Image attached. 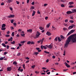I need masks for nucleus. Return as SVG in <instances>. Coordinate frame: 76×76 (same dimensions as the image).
Instances as JSON below:
<instances>
[{"label": "nucleus", "instance_id": "1", "mask_svg": "<svg viewBox=\"0 0 76 76\" xmlns=\"http://www.w3.org/2000/svg\"><path fill=\"white\" fill-rule=\"evenodd\" d=\"M71 39V36L69 37L68 38V39L66 41V43L64 44V48H67V46H68V45H69V42H70Z\"/></svg>", "mask_w": 76, "mask_h": 76}, {"label": "nucleus", "instance_id": "2", "mask_svg": "<svg viewBox=\"0 0 76 76\" xmlns=\"http://www.w3.org/2000/svg\"><path fill=\"white\" fill-rule=\"evenodd\" d=\"M75 31V30H71L69 32L68 34H67V36H69L71 34H72V33H73Z\"/></svg>", "mask_w": 76, "mask_h": 76}, {"label": "nucleus", "instance_id": "3", "mask_svg": "<svg viewBox=\"0 0 76 76\" xmlns=\"http://www.w3.org/2000/svg\"><path fill=\"white\" fill-rule=\"evenodd\" d=\"M41 35V34L39 33V31H37L36 35L35 37H36L37 38H38L39 37V35Z\"/></svg>", "mask_w": 76, "mask_h": 76}, {"label": "nucleus", "instance_id": "4", "mask_svg": "<svg viewBox=\"0 0 76 76\" xmlns=\"http://www.w3.org/2000/svg\"><path fill=\"white\" fill-rule=\"evenodd\" d=\"M72 40L73 42H76V37L72 38Z\"/></svg>", "mask_w": 76, "mask_h": 76}, {"label": "nucleus", "instance_id": "5", "mask_svg": "<svg viewBox=\"0 0 76 76\" xmlns=\"http://www.w3.org/2000/svg\"><path fill=\"white\" fill-rule=\"evenodd\" d=\"M15 17V15H12L9 16H7L8 18H14Z\"/></svg>", "mask_w": 76, "mask_h": 76}, {"label": "nucleus", "instance_id": "6", "mask_svg": "<svg viewBox=\"0 0 76 76\" xmlns=\"http://www.w3.org/2000/svg\"><path fill=\"white\" fill-rule=\"evenodd\" d=\"M7 71H9V72L11 71L12 70V67L10 66V67L7 68Z\"/></svg>", "mask_w": 76, "mask_h": 76}, {"label": "nucleus", "instance_id": "7", "mask_svg": "<svg viewBox=\"0 0 76 76\" xmlns=\"http://www.w3.org/2000/svg\"><path fill=\"white\" fill-rule=\"evenodd\" d=\"M46 34H47V35H48V36H51V33H50V32L49 31H47L46 33Z\"/></svg>", "mask_w": 76, "mask_h": 76}, {"label": "nucleus", "instance_id": "8", "mask_svg": "<svg viewBox=\"0 0 76 76\" xmlns=\"http://www.w3.org/2000/svg\"><path fill=\"white\" fill-rule=\"evenodd\" d=\"M73 12L70 11H69L66 12V13L69 15V14H71V13H72Z\"/></svg>", "mask_w": 76, "mask_h": 76}, {"label": "nucleus", "instance_id": "9", "mask_svg": "<svg viewBox=\"0 0 76 76\" xmlns=\"http://www.w3.org/2000/svg\"><path fill=\"white\" fill-rule=\"evenodd\" d=\"M53 45H49V46L48 47V48H50V49H51V48H53Z\"/></svg>", "mask_w": 76, "mask_h": 76}, {"label": "nucleus", "instance_id": "10", "mask_svg": "<svg viewBox=\"0 0 76 76\" xmlns=\"http://www.w3.org/2000/svg\"><path fill=\"white\" fill-rule=\"evenodd\" d=\"M74 27V26H69V27H68V29H72V28H73Z\"/></svg>", "mask_w": 76, "mask_h": 76}, {"label": "nucleus", "instance_id": "11", "mask_svg": "<svg viewBox=\"0 0 76 76\" xmlns=\"http://www.w3.org/2000/svg\"><path fill=\"white\" fill-rule=\"evenodd\" d=\"M65 65L67 67H70V65H69L68 64H67V63L65 62Z\"/></svg>", "mask_w": 76, "mask_h": 76}, {"label": "nucleus", "instance_id": "12", "mask_svg": "<svg viewBox=\"0 0 76 76\" xmlns=\"http://www.w3.org/2000/svg\"><path fill=\"white\" fill-rule=\"evenodd\" d=\"M69 5H72V4H74V2L73 1H71L69 2Z\"/></svg>", "mask_w": 76, "mask_h": 76}, {"label": "nucleus", "instance_id": "13", "mask_svg": "<svg viewBox=\"0 0 76 76\" xmlns=\"http://www.w3.org/2000/svg\"><path fill=\"white\" fill-rule=\"evenodd\" d=\"M35 11H33L32 13V16H34L35 15Z\"/></svg>", "mask_w": 76, "mask_h": 76}, {"label": "nucleus", "instance_id": "14", "mask_svg": "<svg viewBox=\"0 0 76 76\" xmlns=\"http://www.w3.org/2000/svg\"><path fill=\"white\" fill-rule=\"evenodd\" d=\"M27 32H32V29H28L27 30Z\"/></svg>", "mask_w": 76, "mask_h": 76}, {"label": "nucleus", "instance_id": "15", "mask_svg": "<svg viewBox=\"0 0 76 76\" xmlns=\"http://www.w3.org/2000/svg\"><path fill=\"white\" fill-rule=\"evenodd\" d=\"M58 41L59 42H61V39L60 38V37H58Z\"/></svg>", "mask_w": 76, "mask_h": 76}, {"label": "nucleus", "instance_id": "16", "mask_svg": "<svg viewBox=\"0 0 76 76\" xmlns=\"http://www.w3.org/2000/svg\"><path fill=\"white\" fill-rule=\"evenodd\" d=\"M25 34H24V33H21V35L23 37H25Z\"/></svg>", "mask_w": 76, "mask_h": 76}, {"label": "nucleus", "instance_id": "17", "mask_svg": "<svg viewBox=\"0 0 76 76\" xmlns=\"http://www.w3.org/2000/svg\"><path fill=\"white\" fill-rule=\"evenodd\" d=\"M6 27V25L5 24H3L1 26V28H4Z\"/></svg>", "mask_w": 76, "mask_h": 76}, {"label": "nucleus", "instance_id": "18", "mask_svg": "<svg viewBox=\"0 0 76 76\" xmlns=\"http://www.w3.org/2000/svg\"><path fill=\"white\" fill-rule=\"evenodd\" d=\"M50 24H51V23H50L47 25V28H49L50 27Z\"/></svg>", "mask_w": 76, "mask_h": 76}, {"label": "nucleus", "instance_id": "19", "mask_svg": "<svg viewBox=\"0 0 76 76\" xmlns=\"http://www.w3.org/2000/svg\"><path fill=\"white\" fill-rule=\"evenodd\" d=\"M39 54V52H35L34 53V54L35 55H37V54Z\"/></svg>", "mask_w": 76, "mask_h": 76}, {"label": "nucleus", "instance_id": "20", "mask_svg": "<svg viewBox=\"0 0 76 76\" xmlns=\"http://www.w3.org/2000/svg\"><path fill=\"white\" fill-rule=\"evenodd\" d=\"M17 62L16 61H14L13 63V64H15V65H16V64H17Z\"/></svg>", "mask_w": 76, "mask_h": 76}, {"label": "nucleus", "instance_id": "21", "mask_svg": "<svg viewBox=\"0 0 76 76\" xmlns=\"http://www.w3.org/2000/svg\"><path fill=\"white\" fill-rule=\"evenodd\" d=\"M6 27H3L1 28V30H2V31H4V30H6Z\"/></svg>", "mask_w": 76, "mask_h": 76}, {"label": "nucleus", "instance_id": "22", "mask_svg": "<svg viewBox=\"0 0 76 76\" xmlns=\"http://www.w3.org/2000/svg\"><path fill=\"white\" fill-rule=\"evenodd\" d=\"M60 37L61 38H62V39H64V37L62 35H61Z\"/></svg>", "mask_w": 76, "mask_h": 76}, {"label": "nucleus", "instance_id": "23", "mask_svg": "<svg viewBox=\"0 0 76 76\" xmlns=\"http://www.w3.org/2000/svg\"><path fill=\"white\" fill-rule=\"evenodd\" d=\"M2 45L4 47H6V45H5L4 43H2Z\"/></svg>", "mask_w": 76, "mask_h": 76}, {"label": "nucleus", "instance_id": "24", "mask_svg": "<svg viewBox=\"0 0 76 76\" xmlns=\"http://www.w3.org/2000/svg\"><path fill=\"white\" fill-rule=\"evenodd\" d=\"M69 22H70L71 23H74V21L72 20H69Z\"/></svg>", "mask_w": 76, "mask_h": 76}, {"label": "nucleus", "instance_id": "25", "mask_svg": "<svg viewBox=\"0 0 76 76\" xmlns=\"http://www.w3.org/2000/svg\"><path fill=\"white\" fill-rule=\"evenodd\" d=\"M39 29H40V30H43V29H44V28H43L42 27L40 26L39 27Z\"/></svg>", "mask_w": 76, "mask_h": 76}, {"label": "nucleus", "instance_id": "26", "mask_svg": "<svg viewBox=\"0 0 76 76\" xmlns=\"http://www.w3.org/2000/svg\"><path fill=\"white\" fill-rule=\"evenodd\" d=\"M35 65H34L33 66H31V67L32 69H34L35 67Z\"/></svg>", "mask_w": 76, "mask_h": 76}, {"label": "nucleus", "instance_id": "27", "mask_svg": "<svg viewBox=\"0 0 76 76\" xmlns=\"http://www.w3.org/2000/svg\"><path fill=\"white\" fill-rule=\"evenodd\" d=\"M13 1V0H8V3H11V2H12V1Z\"/></svg>", "mask_w": 76, "mask_h": 76}, {"label": "nucleus", "instance_id": "28", "mask_svg": "<svg viewBox=\"0 0 76 76\" xmlns=\"http://www.w3.org/2000/svg\"><path fill=\"white\" fill-rule=\"evenodd\" d=\"M74 12H76V9H75L72 10V13H74Z\"/></svg>", "mask_w": 76, "mask_h": 76}, {"label": "nucleus", "instance_id": "29", "mask_svg": "<svg viewBox=\"0 0 76 76\" xmlns=\"http://www.w3.org/2000/svg\"><path fill=\"white\" fill-rule=\"evenodd\" d=\"M12 37H14L15 35V33L14 32H12Z\"/></svg>", "mask_w": 76, "mask_h": 76}, {"label": "nucleus", "instance_id": "30", "mask_svg": "<svg viewBox=\"0 0 76 76\" xmlns=\"http://www.w3.org/2000/svg\"><path fill=\"white\" fill-rule=\"evenodd\" d=\"M11 23H13L14 22V20H11L10 21Z\"/></svg>", "mask_w": 76, "mask_h": 76}, {"label": "nucleus", "instance_id": "31", "mask_svg": "<svg viewBox=\"0 0 76 76\" xmlns=\"http://www.w3.org/2000/svg\"><path fill=\"white\" fill-rule=\"evenodd\" d=\"M11 43L12 44H15V41H13L12 42H11Z\"/></svg>", "mask_w": 76, "mask_h": 76}, {"label": "nucleus", "instance_id": "32", "mask_svg": "<svg viewBox=\"0 0 76 76\" xmlns=\"http://www.w3.org/2000/svg\"><path fill=\"white\" fill-rule=\"evenodd\" d=\"M43 48H44V49H45V50H46L47 49V48L45 46H43Z\"/></svg>", "mask_w": 76, "mask_h": 76}, {"label": "nucleus", "instance_id": "33", "mask_svg": "<svg viewBox=\"0 0 76 76\" xmlns=\"http://www.w3.org/2000/svg\"><path fill=\"white\" fill-rule=\"evenodd\" d=\"M74 7V6H73V5H70V6H69V8H71L72 7Z\"/></svg>", "mask_w": 76, "mask_h": 76}, {"label": "nucleus", "instance_id": "34", "mask_svg": "<svg viewBox=\"0 0 76 76\" xmlns=\"http://www.w3.org/2000/svg\"><path fill=\"white\" fill-rule=\"evenodd\" d=\"M55 41H57V40H58L57 37H56L55 38Z\"/></svg>", "mask_w": 76, "mask_h": 76}, {"label": "nucleus", "instance_id": "35", "mask_svg": "<svg viewBox=\"0 0 76 76\" xmlns=\"http://www.w3.org/2000/svg\"><path fill=\"white\" fill-rule=\"evenodd\" d=\"M35 9V7L34 6L31 7V9Z\"/></svg>", "mask_w": 76, "mask_h": 76}, {"label": "nucleus", "instance_id": "36", "mask_svg": "<svg viewBox=\"0 0 76 76\" xmlns=\"http://www.w3.org/2000/svg\"><path fill=\"white\" fill-rule=\"evenodd\" d=\"M13 25H14V26L15 27L16 26V25H17V24H16V23H13Z\"/></svg>", "mask_w": 76, "mask_h": 76}, {"label": "nucleus", "instance_id": "37", "mask_svg": "<svg viewBox=\"0 0 76 76\" xmlns=\"http://www.w3.org/2000/svg\"><path fill=\"white\" fill-rule=\"evenodd\" d=\"M5 37H10V35L9 34H6L5 35Z\"/></svg>", "mask_w": 76, "mask_h": 76}, {"label": "nucleus", "instance_id": "38", "mask_svg": "<svg viewBox=\"0 0 76 76\" xmlns=\"http://www.w3.org/2000/svg\"><path fill=\"white\" fill-rule=\"evenodd\" d=\"M31 43V41H28L27 42V44H30Z\"/></svg>", "mask_w": 76, "mask_h": 76}, {"label": "nucleus", "instance_id": "39", "mask_svg": "<svg viewBox=\"0 0 76 76\" xmlns=\"http://www.w3.org/2000/svg\"><path fill=\"white\" fill-rule=\"evenodd\" d=\"M63 55L64 56H65L66 55V51L65 50H64V54Z\"/></svg>", "mask_w": 76, "mask_h": 76}, {"label": "nucleus", "instance_id": "40", "mask_svg": "<svg viewBox=\"0 0 76 76\" xmlns=\"http://www.w3.org/2000/svg\"><path fill=\"white\" fill-rule=\"evenodd\" d=\"M23 66V68L24 69H25V64H23L22 65Z\"/></svg>", "mask_w": 76, "mask_h": 76}, {"label": "nucleus", "instance_id": "41", "mask_svg": "<svg viewBox=\"0 0 76 76\" xmlns=\"http://www.w3.org/2000/svg\"><path fill=\"white\" fill-rule=\"evenodd\" d=\"M7 53H8V52H4V55H6V54H7Z\"/></svg>", "mask_w": 76, "mask_h": 76}, {"label": "nucleus", "instance_id": "42", "mask_svg": "<svg viewBox=\"0 0 76 76\" xmlns=\"http://www.w3.org/2000/svg\"><path fill=\"white\" fill-rule=\"evenodd\" d=\"M65 1L66 0H61V2H62V3H64Z\"/></svg>", "mask_w": 76, "mask_h": 76}, {"label": "nucleus", "instance_id": "43", "mask_svg": "<svg viewBox=\"0 0 76 76\" xmlns=\"http://www.w3.org/2000/svg\"><path fill=\"white\" fill-rule=\"evenodd\" d=\"M20 53H19L17 54V56H20Z\"/></svg>", "mask_w": 76, "mask_h": 76}, {"label": "nucleus", "instance_id": "44", "mask_svg": "<svg viewBox=\"0 0 76 76\" xmlns=\"http://www.w3.org/2000/svg\"><path fill=\"white\" fill-rule=\"evenodd\" d=\"M42 69H43V70H47V68H46L45 67H43Z\"/></svg>", "mask_w": 76, "mask_h": 76}, {"label": "nucleus", "instance_id": "45", "mask_svg": "<svg viewBox=\"0 0 76 76\" xmlns=\"http://www.w3.org/2000/svg\"><path fill=\"white\" fill-rule=\"evenodd\" d=\"M35 44V43L34 42H31V44Z\"/></svg>", "mask_w": 76, "mask_h": 76}, {"label": "nucleus", "instance_id": "46", "mask_svg": "<svg viewBox=\"0 0 76 76\" xmlns=\"http://www.w3.org/2000/svg\"><path fill=\"white\" fill-rule=\"evenodd\" d=\"M4 3L3 2H2L1 4V6H3V5H4Z\"/></svg>", "mask_w": 76, "mask_h": 76}, {"label": "nucleus", "instance_id": "47", "mask_svg": "<svg viewBox=\"0 0 76 76\" xmlns=\"http://www.w3.org/2000/svg\"><path fill=\"white\" fill-rule=\"evenodd\" d=\"M61 7H64V5L63 4H62L61 5Z\"/></svg>", "mask_w": 76, "mask_h": 76}, {"label": "nucleus", "instance_id": "48", "mask_svg": "<svg viewBox=\"0 0 76 76\" xmlns=\"http://www.w3.org/2000/svg\"><path fill=\"white\" fill-rule=\"evenodd\" d=\"M37 13L38 14H40V12H39V10L37 11Z\"/></svg>", "mask_w": 76, "mask_h": 76}, {"label": "nucleus", "instance_id": "49", "mask_svg": "<svg viewBox=\"0 0 76 76\" xmlns=\"http://www.w3.org/2000/svg\"><path fill=\"white\" fill-rule=\"evenodd\" d=\"M41 50H43V46L42 45L41 46Z\"/></svg>", "mask_w": 76, "mask_h": 76}, {"label": "nucleus", "instance_id": "50", "mask_svg": "<svg viewBox=\"0 0 76 76\" xmlns=\"http://www.w3.org/2000/svg\"><path fill=\"white\" fill-rule=\"evenodd\" d=\"M20 68H21V67H19L18 69V70H19V71L20 70Z\"/></svg>", "mask_w": 76, "mask_h": 76}, {"label": "nucleus", "instance_id": "51", "mask_svg": "<svg viewBox=\"0 0 76 76\" xmlns=\"http://www.w3.org/2000/svg\"><path fill=\"white\" fill-rule=\"evenodd\" d=\"M68 22V20L66 19L65 20V22L67 23Z\"/></svg>", "mask_w": 76, "mask_h": 76}, {"label": "nucleus", "instance_id": "52", "mask_svg": "<svg viewBox=\"0 0 76 76\" xmlns=\"http://www.w3.org/2000/svg\"><path fill=\"white\" fill-rule=\"evenodd\" d=\"M34 4H35V2H33L31 3V4H32V5H34Z\"/></svg>", "mask_w": 76, "mask_h": 76}, {"label": "nucleus", "instance_id": "53", "mask_svg": "<svg viewBox=\"0 0 76 76\" xmlns=\"http://www.w3.org/2000/svg\"><path fill=\"white\" fill-rule=\"evenodd\" d=\"M26 59H27V60H29V58L28 57H26Z\"/></svg>", "mask_w": 76, "mask_h": 76}, {"label": "nucleus", "instance_id": "54", "mask_svg": "<svg viewBox=\"0 0 76 76\" xmlns=\"http://www.w3.org/2000/svg\"><path fill=\"white\" fill-rule=\"evenodd\" d=\"M68 70V69H64V70H63V71H64V72H66V71H67V70Z\"/></svg>", "mask_w": 76, "mask_h": 76}, {"label": "nucleus", "instance_id": "55", "mask_svg": "<svg viewBox=\"0 0 76 76\" xmlns=\"http://www.w3.org/2000/svg\"><path fill=\"white\" fill-rule=\"evenodd\" d=\"M29 62V60H27L26 61V63H28Z\"/></svg>", "mask_w": 76, "mask_h": 76}, {"label": "nucleus", "instance_id": "56", "mask_svg": "<svg viewBox=\"0 0 76 76\" xmlns=\"http://www.w3.org/2000/svg\"><path fill=\"white\" fill-rule=\"evenodd\" d=\"M46 63L48 62V61H49V60L48 59H47L46 61Z\"/></svg>", "mask_w": 76, "mask_h": 76}, {"label": "nucleus", "instance_id": "57", "mask_svg": "<svg viewBox=\"0 0 76 76\" xmlns=\"http://www.w3.org/2000/svg\"><path fill=\"white\" fill-rule=\"evenodd\" d=\"M10 34V31H8L7 32V34Z\"/></svg>", "mask_w": 76, "mask_h": 76}, {"label": "nucleus", "instance_id": "58", "mask_svg": "<svg viewBox=\"0 0 76 76\" xmlns=\"http://www.w3.org/2000/svg\"><path fill=\"white\" fill-rule=\"evenodd\" d=\"M3 60V58H0V60Z\"/></svg>", "mask_w": 76, "mask_h": 76}, {"label": "nucleus", "instance_id": "59", "mask_svg": "<svg viewBox=\"0 0 76 76\" xmlns=\"http://www.w3.org/2000/svg\"><path fill=\"white\" fill-rule=\"evenodd\" d=\"M52 58H56V56H53Z\"/></svg>", "mask_w": 76, "mask_h": 76}, {"label": "nucleus", "instance_id": "60", "mask_svg": "<svg viewBox=\"0 0 76 76\" xmlns=\"http://www.w3.org/2000/svg\"><path fill=\"white\" fill-rule=\"evenodd\" d=\"M7 49H8V48H9V46L7 45Z\"/></svg>", "mask_w": 76, "mask_h": 76}, {"label": "nucleus", "instance_id": "61", "mask_svg": "<svg viewBox=\"0 0 76 76\" xmlns=\"http://www.w3.org/2000/svg\"><path fill=\"white\" fill-rule=\"evenodd\" d=\"M47 5H48V4H44V6H47Z\"/></svg>", "mask_w": 76, "mask_h": 76}, {"label": "nucleus", "instance_id": "62", "mask_svg": "<svg viewBox=\"0 0 76 76\" xmlns=\"http://www.w3.org/2000/svg\"><path fill=\"white\" fill-rule=\"evenodd\" d=\"M18 31H19V32H20V31H22V30L21 29H19L18 30Z\"/></svg>", "mask_w": 76, "mask_h": 76}, {"label": "nucleus", "instance_id": "63", "mask_svg": "<svg viewBox=\"0 0 76 76\" xmlns=\"http://www.w3.org/2000/svg\"><path fill=\"white\" fill-rule=\"evenodd\" d=\"M38 52H41V50H37Z\"/></svg>", "mask_w": 76, "mask_h": 76}, {"label": "nucleus", "instance_id": "64", "mask_svg": "<svg viewBox=\"0 0 76 76\" xmlns=\"http://www.w3.org/2000/svg\"><path fill=\"white\" fill-rule=\"evenodd\" d=\"M41 40H40L39 41H37V43H39L40 42H41Z\"/></svg>", "mask_w": 76, "mask_h": 76}]
</instances>
